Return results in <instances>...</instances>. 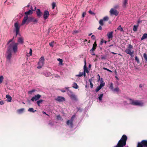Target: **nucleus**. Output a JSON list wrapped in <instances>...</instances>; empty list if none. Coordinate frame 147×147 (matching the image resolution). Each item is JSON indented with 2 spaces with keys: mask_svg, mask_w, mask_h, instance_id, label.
Listing matches in <instances>:
<instances>
[{
  "mask_svg": "<svg viewBox=\"0 0 147 147\" xmlns=\"http://www.w3.org/2000/svg\"><path fill=\"white\" fill-rule=\"evenodd\" d=\"M61 91L62 92H65V90H62Z\"/></svg>",
  "mask_w": 147,
  "mask_h": 147,
  "instance_id": "nucleus-63",
  "label": "nucleus"
},
{
  "mask_svg": "<svg viewBox=\"0 0 147 147\" xmlns=\"http://www.w3.org/2000/svg\"><path fill=\"white\" fill-rule=\"evenodd\" d=\"M94 51H92L91 50H90V53L91 54V55H95V54L94 53Z\"/></svg>",
  "mask_w": 147,
  "mask_h": 147,
  "instance_id": "nucleus-43",
  "label": "nucleus"
},
{
  "mask_svg": "<svg viewBox=\"0 0 147 147\" xmlns=\"http://www.w3.org/2000/svg\"><path fill=\"white\" fill-rule=\"evenodd\" d=\"M137 147H147V140H143L138 142Z\"/></svg>",
  "mask_w": 147,
  "mask_h": 147,
  "instance_id": "nucleus-6",
  "label": "nucleus"
},
{
  "mask_svg": "<svg viewBox=\"0 0 147 147\" xmlns=\"http://www.w3.org/2000/svg\"><path fill=\"white\" fill-rule=\"evenodd\" d=\"M44 57L43 56L40 58L39 59V61L44 63Z\"/></svg>",
  "mask_w": 147,
  "mask_h": 147,
  "instance_id": "nucleus-33",
  "label": "nucleus"
},
{
  "mask_svg": "<svg viewBox=\"0 0 147 147\" xmlns=\"http://www.w3.org/2000/svg\"><path fill=\"white\" fill-rule=\"evenodd\" d=\"M54 42V41L51 42H50L49 44V45L50 46H51L52 47H53L54 46V45H53Z\"/></svg>",
  "mask_w": 147,
  "mask_h": 147,
  "instance_id": "nucleus-40",
  "label": "nucleus"
},
{
  "mask_svg": "<svg viewBox=\"0 0 147 147\" xmlns=\"http://www.w3.org/2000/svg\"><path fill=\"white\" fill-rule=\"evenodd\" d=\"M67 94L71 100L75 101H77L78 100L76 96L73 93L71 90H68L67 91Z\"/></svg>",
  "mask_w": 147,
  "mask_h": 147,
  "instance_id": "nucleus-5",
  "label": "nucleus"
},
{
  "mask_svg": "<svg viewBox=\"0 0 147 147\" xmlns=\"http://www.w3.org/2000/svg\"><path fill=\"white\" fill-rule=\"evenodd\" d=\"M84 72L86 73H89V71L88 70V68L84 69Z\"/></svg>",
  "mask_w": 147,
  "mask_h": 147,
  "instance_id": "nucleus-46",
  "label": "nucleus"
},
{
  "mask_svg": "<svg viewBox=\"0 0 147 147\" xmlns=\"http://www.w3.org/2000/svg\"><path fill=\"white\" fill-rule=\"evenodd\" d=\"M92 78H90L88 80V81L90 82V83H92Z\"/></svg>",
  "mask_w": 147,
  "mask_h": 147,
  "instance_id": "nucleus-53",
  "label": "nucleus"
},
{
  "mask_svg": "<svg viewBox=\"0 0 147 147\" xmlns=\"http://www.w3.org/2000/svg\"><path fill=\"white\" fill-rule=\"evenodd\" d=\"M133 48V46L131 44H129L128 47L125 50V52L127 54L131 55L133 53V51H131V49Z\"/></svg>",
  "mask_w": 147,
  "mask_h": 147,
  "instance_id": "nucleus-7",
  "label": "nucleus"
},
{
  "mask_svg": "<svg viewBox=\"0 0 147 147\" xmlns=\"http://www.w3.org/2000/svg\"><path fill=\"white\" fill-rule=\"evenodd\" d=\"M127 138L125 135H123L119 141L117 145L114 147H124L126 144Z\"/></svg>",
  "mask_w": 147,
  "mask_h": 147,
  "instance_id": "nucleus-1",
  "label": "nucleus"
},
{
  "mask_svg": "<svg viewBox=\"0 0 147 147\" xmlns=\"http://www.w3.org/2000/svg\"><path fill=\"white\" fill-rule=\"evenodd\" d=\"M4 104V103L3 101H0V104L1 105H3Z\"/></svg>",
  "mask_w": 147,
  "mask_h": 147,
  "instance_id": "nucleus-57",
  "label": "nucleus"
},
{
  "mask_svg": "<svg viewBox=\"0 0 147 147\" xmlns=\"http://www.w3.org/2000/svg\"><path fill=\"white\" fill-rule=\"evenodd\" d=\"M84 65H86V59H84Z\"/></svg>",
  "mask_w": 147,
  "mask_h": 147,
  "instance_id": "nucleus-62",
  "label": "nucleus"
},
{
  "mask_svg": "<svg viewBox=\"0 0 147 147\" xmlns=\"http://www.w3.org/2000/svg\"><path fill=\"white\" fill-rule=\"evenodd\" d=\"M147 38V34L145 33L143 35L142 37L141 38V40H142L146 38Z\"/></svg>",
  "mask_w": 147,
  "mask_h": 147,
  "instance_id": "nucleus-25",
  "label": "nucleus"
},
{
  "mask_svg": "<svg viewBox=\"0 0 147 147\" xmlns=\"http://www.w3.org/2000/svg\"><path fill=\"white\" fill-rule=\"evenodd\" d=\"M44 64V63L39 61L38 63V66L37 67V68L40 69L42 68L43 65Z\"/></svg>",
  "mask_w": 147,
  "mask_h": 147,
  "instance_id": "nucleus-18",
  "label": "nucleus"
},
{
  "mask_svg": "<svg viewBox=\"0 0 147 147\" xmlns=\"http://www.w3.org/2000/svg\"><path fill=\"white\" fill-rule=\"evenodd\" d=\"M35 91V89L32 90H31L29 91L28 92V94H32V92H34Z\"/></svg>",
  "mask_w": 147,
  "mask_h": 147,
  "instance_id": "nucleus-41",
  "label": "nucleus"
},
{
  "mask_svg": "<svg viewBox=\"0 0 147 147\" xmlns=\"http://www.w3.org/2000/svg\"><path fill=\"white\" fill-rule=\"evenodd\" d=\"M101 88L99 86H98L96 88L95 90L96 92H97L99 91Z\"/></svg>",
  "mask_w": 147,
  "mask_h": 147,
  "instance_id": "nucleus-38",
  "label": "nucleus"
},
{
  "mask_svg": "<svg viewBox=\"0 0 147 147\" xmlns=\"http://www.w3.org/2000/svg\"><path fill=\"white\" fill-rule=\"evenodd\" d=\"M75 117V115H73L71 117V119H70V126H71V127H72V126H73V121L74 119V118Z\"/></svg>",
  "mask_w": 147,
  "mask_h": 147,
  "instance_id": "nucleus-21",
  "label": "nucleus"
},
{
  "mask_svg": "<svg viewBox=\"0 0 147 147\" xmlns=\"http://www.w3.org/2000/svg\"><path fill=\"white\" fill-rule=\"evenodd\" d=\"M101 83L100 86H99L101 88L104 86L105 84V83L103 82L101 80Z\"/></svg>",
  "mask_w": 147,
  "mask_h": 147,
  "instance_id": "nucleus-34",
  "label": "nucleus"
},
{
  "mask_svg": "<svg viewBox=\"0 0 147 147\" xmlns=\"http://www.w3.org/2000/svg\"><path fill=\"white\" fill-rule=\"evenodd\" d=\"M90 88H93V84H92V83H90Z\"/></svg>",
  "mask_w": 147,
  "mask_h": 147,
  "instance_id": "nucleus-55",
  "label": "nucleus"
},
{
  "mask_svg": "<svg viewBox=\"0 0 147 147\" xmlns=\"http://www.w3.org/2000/svg\"><path fill=\"white\" fill-rule=\"evenodd\" d=\"M6 98L8 99V101L11 102L12 100L11 97L9 95H7L6 96Z\"/></svg>",
  "mask_w": 147,
  "mask_h": 147,
  "instance_id": "nucleus-24",
  "label": "nucleus"
},
{
  "mask_svg": "<svg viewBox=\"0 0 147 147\" xmlns=\"http://www.w3.org/2000/svg\"><path fill=\"white\" fill-rule=\"evenodd\" d=\"M138 27V26H136V25H134V27L133 28V30L134 31H136L137 30V28Z\"/></svg>",
  "mask_w": 147,
  "mask_h": 147,
  "instance_id": "nucleus-37",
  "label": "nucleus"
},
{
  "mask_svg": "<svg viewBox=\"0 0 147 147\" xmlns=\"http://www.w3.org/2000/svg\"><path fill=\"white\" fill-rule=\"evenodd\" d=\"M83 74L84 76V77L86 76V72H84V73H83Z\"/></svg>",
  "mask_w": 147,
  "mask_h": 147,
  "instance_id": "nucleus-64",
  "label": "nucleus"
},
{
  "mask_svg": "<svg viewBox=\"0 0 147 147\" xmlns=\"http://www.w3.org/2000/svg\"><path fill=\"white\" fill-rule=\"evenodd\" d=\"M129 100L130 102L129 104L133 105L142 106L143 103L141 101L138 100H134L131 98H129Z\"/></svg>",
  "mask_w": 147,
  "mask_h": 147,
  "instance_id": "nucleus-4",
  "label": "nucleus"
},
{
  "mask_svg": "<svg viewBox=\"0 0 147 147\" xmlns=\"http://www.w3.org/2000/svg\"><path fill=\"white\" fill-rule=\"evenodd\" d=\"M87 67H86V65H84V69H87Z\"/></svg>",
  "mask_w": 147,
  "mask_h": 147,
  "instance_id": "nucleus-60",
  "label": "nucleus"
},
{
  "mask_svg": "<svg viewBox=\"0 0 147 147\" xmlns=\"http://www.w3.org/2000/svg\"><path fill=\"white\" fill-rule=\"evenodd\" d=\"M24 108H22L17 110V112L19 113H21L23 112L24 111Z\"/></svg>",
  "mask_w": 147,
  "mask_h": 147,
  "instance_id": "nucleus-27",
  "label": "nucleus"
},
{
  "mask_svg": "<svg viewBox=\"0 0 147 147\" xmlns=\"http://www.w3.org/2000/svg\"><path fill=\"white\" fill-rule=\"evenodd\" d=\"M135 60L138 64H139L140 63L139 58L137 56H135Z\"/></svg>",
  "mask_w": 147,
  "mask_h": 147,
  "instance_id": "nucleus-30",
  "label": "nucleus"
},
{
  "mask_svg": "<svg viewBox=\"0 0 147 147\" xmlns=\"http://www.w3.org/2000/svg\"><path fill=\"white\" fill-rule=\"evenodd\" d=\"M18 43H16L15 42H12L9 45L7 49L12 52L13 51L14 53H16L18 50Z\"/></svg>",
  "mask_w": 147,
  "mask_h": 147,
  "instance_id": "nucleus-2",
  "label": "nucleus"
},
{
  "mask_svg": "<svg viewBox=\"0 0 147 147\" xmlns=\"http://www.w3.org/2000/svg\"><path fill=\"white\" fill-rule=\"evenodd\" d=\"M109 19V18L108 16H105L104 17L103 19H101L99 22V24L101 26H103L104 25L103 22L105 21H107Z\"/></svg>",
  "mask_w": 147,
  "mask_h": 147,
  "instance_id": "nucleus-9",
  "label": "nucleus"
},
{
  "mask_svg": "<svg viewBox=\"0 0 147 147\" xmlns=\"http://www.w3.org/2000/svg\"><path fill=\"white\" fill-rule=\"evenodd\" d=\"M34 18L32 16L28 17V15L25 16L21 25L22 26L24 25L27 22V24H28V22H32Z\"/></svg>",
  "mask_w": 147,
  "mask_h": 147,
  "instance_id": "nucleus-3",
  "label": "nucleus"
},
{
  "mask_svg": "<svg viewBox=\"0 0 147 147\" xmlns=\"http://www.w3.org/2000/svg\"><path fill=\"white\" fill-rule=\"evenodd\" d=\"M3 79L4 78L3 76H0V84L1 83L3 82Z\"/></svg>",
  "mask_w": 147,
  "mask_h": 147,
  "instance_id": "nucleus-36",
  "label": "nucleus"
},
{
  "mask_svg": "<svg viewBox=\"0 0 147 147\" xmlns=\"http://www.w3.org/2000/svg\"><path fill=\"white\" fill-rule=\"evenodd\" d=\"M83 75V73L82 72H80L79 73V74L78 75H77L76 76H78V77H81Z\"/></svg>",
  "mask_w": 147,
  "mask_h": 147,
  "instance_id": "nucleus-44",
  "label": "nucleus"
},
{
  "mask_svg": "<svg viewBox=\"0 0 147 147\" xmlns=\"http://www.w3.org/2000/svg\"><path fill=\"white\" fill-rule=\"evenodd\" d=\"M101 25H100L99 26L98 28V29L99 30H102V28L101 26Z\"/></svg>",
  "mask_w": 147,
  "mask_h": 147,
  "instance_id": "nucleus-54",
  "label": "nucleus"
},
{
  "mask_svg": "<svg viewBox=\"0 0 147 147\" xmlns=\"http://www.w3.org/2000/svg\"><path fill=\"white\" fill-rule=\"evenodd\" d=\"M33 13L32 11L31 10H29L28 11L24 13V14L26 15H31Z\"/></svg>",
  "mask_w": 147,
  "mask_h": 147,
  "instance_id": "nucleus-23",
  "label": "nucleus"
},
{
  "mask_svg": "<svg viewBox=\"0 0 147 147\" xmlns=\"http://www.w3.org/2000/svg\"><path fill=\"white\" fill-rule=\"evenodd\" d=\"M36 9V7L35 6H34V8L33 10V11H34Z\"/></svg>",
  "mask_w": 147,
  "mask_h": 147,
  "instance_id": "nucleus-61",
  "label": "nucleus"
},
{
  "mask_svg": "<svg viewBox=\"0 0 147 147\" xmlns=\"http://www.w3.org/2000/svg\"><path fill=\"white\" fill-rule=\"evenodd\" d=\"M70 121L69 120H68V121H67L66 123L67 125H70Z\"/></svg>",
  "mask_w": 147,
  "mask_h": 147,
  "instance_id": "nucleus-49",
  "label": "nucleus"
},
{
  "mask_svg": "<svg viewBox=\"0 0 147 147\" xmlns=\"http://www.w3.org/2000/svg\"><path fill=\"white\" fill-rule=\"evenodd\" d=\"M57 118L58 119H60L61 118V117L60 116V115H58L57 116Z\"/></svg>",
  "mask_w": 147,
  "mask_h": 147,
  "instance_id": "nucleus-52",
  "label": "nucleus"
},
{
  "mask_svg": "<svg viewBox=\"0 0 147 147\" xmlns=\"http://www.w3.org/2000/svg\"><path fill=\"white\" fill-rule=\"evenodd\" d=\"M56 4L55 2H53L52 3V8L54 9L56 6Z\"/></svg>",
  "mask_w": 147,
  "mask_h": 147,
  "instance_id": "nucleus-42",
  "label": "nucleus"
},
{
  "mask_svg": "<svg viewBox=\"0 0 147 147\" xmlns=\"http://www.w3.org/2000/svg\"><path fill=\"white\" fill-rule=\"evenodd\" d=\"M134 54V51H133V53L132 54H131V55H130L131 57H134L133 54Z\"/></svg>",
  "mask_w": 147,
  "mask_h": 147,
  "instance_id": "nucleus-59",
  "label": "nucleus"
},
{
  "mask_svg": "<svg viewBox=\"0 0 147 147\" xmlns=\"http://www.w3.org/2000/svg\"><path fill=\"white\" fill-rule=\"evenodd\" d=\"M32 50L31 49H30L29 54L30 56L32 55Z\"/></svg>",
  "mask_w": 147,
  "mask_h": 147,
  "instance_id": "nucleus-51",
  "label": "nucleus"
},
{
  "mask_svg": "<svg viewBox=\"0 0 147 147\" xmlns=\"http://www.w3.org/2000/svg\"><path fill=\"white\" fill-rule=\"evenodd\" d=\"M55 100L59 102H63L65 100V98L62 96H57Z\"/></svg>",
  "mask_w": 147,
  "mask_h": 147,
  "instance_id": "nucleus-13",
  "label": "nucleus"
},
{
  "mask_svg": "<svg viewBox=\"0 0 147 147\" xmlns=\"http://www.w3.org/2000/svg\"><path fill=\"white\" fill-rule=\"evenodd\" d=\"M41 97V95L38 94L37 95H35L32 98L31 100L32 102H34V101H36L39 100L40 98Z\"/></svg>",
  "mask_w": 147,
  "mask_h": 147,
  "instance_id": "nucleus-14",
  "label": "nucleus"
},
{
  "mask_svg": "<svg viewBox=\"0 0 147 147\" xmlns=\"http://www.w3.org/2000/svg\"><path fill=\"white\" fill-rule=\"evenodd\" d=\"M43 101V100L41 99L37 101L36 102V103L39 106H40V104H41Z\"/></svg>",
  "mask_w": 147,
  "mask_h": 147,
  "instance_id": "nucleus-29",
  "label": "nucleus"
},
{
  "mask_svg": "<svg viewBox=\"0 0 147 147\" xmlns=\"http://www.w3.org/2000/svg\"><path fill=\"white\" fill-rule=\"evenodd\" d=\"M28 111L30 112L34 113L36 111V110H34L32 108H29L28 109Z\"/></svg>",
  "mask_w": 147,
  "mask_h": 147,
  "instance_id": "nucleus-28",
  "label": "nucleus"
},
{
  "mask_svg": "<svg viewBox=\"0 0 147 147\" xmlns=\"http://www.w3.org/2000/svg\"><path fill=\"white\" fill-rule=\"evenodd\" d=\"M103 95V94H100L98 98L100 100H102V97Z\"/></svg>",
  "mask_w": 147,
  "mask_h": 147,
  "instance_id": "nucleus-39",
  "label": "nucleus"
},
{
  "mask_svg": "<svg viewBox=\"0 0 147 147\" xmlns=\"http://www.w3.org/2000/svg\"><path fill=\"white\" fill-rule=\"evenodd\" d=\"M57 60L59 61V64L62 65V64L63 60L62 59L60 58H59L57 59Z\"/></svg>",
  "mask_w": 147,
  "mask_h": 147,
  "instance_id": "nucleus-35",
  "label": "nucleus"
},
{
  "mask_svg": "<svg viewBox=\"0 0 147 147\" xmlns=\"http://www.w3.org/2000/svg\"><path fill=\"white\" fill-rule=\"evenodd\" d=\"M97 46V44L96 41H95L94 42V43L93 45V47L92 49H90V50L92 51H95L96 49V47Z\"/></svg>",
  "mask_w": 147,
  "mask_h": 147,
  "instance_id": "nucleus-19",
  "label": "nucleus"
},
{
  "mask_svg": "<svg viewBox=\"0 0 147 147\" xmlns=\"http://www.w3.org/2000/svg\"><path fill=\"white\" fill-rule=\"evenodd\" d=\"M103 69H104V70H107V71H108V70H109V69H108L107 68H106L105 67H103Z\"/></svg>",
  "mask_w": 147,
  "mask_h": 147,
  "instance_id": "nucleus-58",
  "label": "nucleus"
},
{
  "mask_svg": "<svg viewBox=\"0 0 147 147\" xmlns=\"http://www.w3.org/2000/svg\"><path fill=\"white\" fill-rule=\"evenodd\" d=\"M91 38L94 40H95L96 38L95 36L94 35H92L91 36Z\"/></svg>",
  "mask_w": 147,
  "mask_h": 147,
  "instance_id": "nucleus-56",
  "label": "nucleus"
},
{
  "mask_svg": "<svg viewBox=\"0 0 147 147\" xmlns=\"http://www.w3.org/2000/svg\"><path fill=\"white\" fill-rule=\"evenodd\" d=\"M143 57L146 61V62H147V55L146 53H144L143 55Z\"/></svg>",
  "mask_w": 147,
  "mask_h": 147,
  "instance_id": "nucleus-31",
  "label": "nucleus"
},
{
  "mask_svg": "<svg viewBox=\"0 0 147 147\" xmlns=\"http://www.w3.org/2000/svg\"><path fill=\"white\" fill-rule=\"evenodd\" d=\"M110 13L112 15H115V16H117L119 14V12L117 10L113 8H111L109 11Z\"/></svg>",
  "mask_w": 147,
  "mask_h": 147,
  "instance_id": "nucleus-10",
  "label": "nucleus"
},
{
  "mask_svg": "<svg viewBox=\"0 0 147 147\" xmlns=\"http://www.w3.org/2000/svg\"><path fill=\"white\" fill-rule=\"evenodd\" d=\"M36 13L37 16L39 17H40L42 14V13L41 12L40 10L38 9H37Z\"/></svg>",
  "mask_w": 147,
  "mask_h": 147,
  "instance_id": "nucleus-17",
  "label": "nucleus"
},
{
  "mask_svg": "<svg viewBox=\"0 0 147 147\" xmlns=\"http://www.w3.org/2000/svg\"><path fill=\"white\" fill-rule=\"evenodd\" d=\"M7 55L6 58L8 60H10L12 56V52L7 49L6 52Z\"/></svg>",
  "mask_w": 147,
  "mask_h": 147,
  "instance_id": "nucleus-11",
  "label": "nucleus"
},
{
  "mask_svg": "<svg viewBox=\"0 0 147 147\" xmlns=\"http://www.w3.org/2000/svg\"><path fill=\"white\" fill-rule=\"evenodd\" d=\"M127 0H124L123 2V6L124 7H126V5L127 4Z\"/></svg>",
  "mask_w": 147,
  "mask_h": 147,
  "instance_id": "nucleus-26",
  "label": "nucleus"
},
{
  "mask_svg": "<svg viewBox=\"0 0 147 147\" xmlns=\"http://www.w3.org/2000/svg\"><path fill=\"white\" fill-rule=\"evenodd\" d=\"M18 42L19 43L23 44L24 43V38L22 37L18 38Z\"/></svg>",
  "mask_w": 147,
  "mask_h": 147,
  "instance_id": "nucleus-16",
  "label": "nucleus"
},
{
  "mask_svg": "<svg viewBox=\"0 0 147 147\" xmlns=\"http://www.w3.org/2000/svg\"><path fill=\"white\" fill-rule=\"evenodd\" d=\"M117 29L120 31L121 32L123 31V28L121 27V25H119L117 28Z\"/></svg>",
  "mask_w": 147,
  "mask_h": 147,
  "instance_id": "nucleus-32",
  "label": "nucleus"
},
{
  "mask_svg": "<svg viewBox=\"0 0 147 147\" xmlns=\"http://www.w3.org/2000/svg\"><path fill=\"white\" fill-rule=\"evenodd\" d=\"M88 12L91 14L95 15L94 13L91 10H89Z\"/></svg>",
  "mask_w": 147,
  "mask_h": 147,
  "instance_id": "nucleus-47",
  "label": "nucleus"
},
{
  "mask_svg": "<svg viewBox=\"0 0 147 147\" xmlns=\"http://www.w3.org/2000/svg\"><path fill=\"white\" fill-rule=\"evenodd\" d=\"M113 32H108L107 35L108 38L110 39L113 38Z\"/></svg>",
  "mask_w": 147,
  "mask_h": 147,
  "instance_id": "nucleus-20",
  "label": "nucleus"
},
{
  "mask_svg": "<svg viewBox=\"0 0 147 147\" xmlns=\"http://www.w3.org/2000/svg\"><path fill=\"white\" fill-rule=\"evenodd\" d=\"M119 6L118 5H116L114 6V8L116 9L118 8L119 7Z\"/></svg>",
  "mask_w": 147,
  "mask_h": 147,
  "instance_id": "nucleus-50",
  "label": "nucleus"
},
{
  "mask_svg": "<svg viewBox=\"0 0 147 147\" xmlns=\"http://www.w3.org/2000/svg\"><path fill=\"white\" fill-rule=\"evenodd\" d=\"M109 88L111 89V90L114 92H119L120 90L119 88L118 87H117L116 88H114L113 87V84L112 82L110 84Z\"/></svg>",
  "mask_w": 147,
  "mask_h": 147,
  "instance_id": "nucleus-8",
  "label": "nucleus"
},
{
  "mask_svg": "<svg viewBox=\"0 0 147 147\" xmlns=\"http://www.w3.org/2000/svg\"><path fill=\"white\" fill-rule=\"evenodd\" d=\"M16 30V34L18 35L20 31V26H19L17 22H16L14 24Z\"/></svg>",
  "mask_w": 147,
  "mask_h": 147,
  "instance_id": "nucleus-12",
  "label": "nucleus"
},
{
  "mask_svg": "<svg viewBox=\"0 0 147 147\" xmlns=\"http://www.w3.org/2000/svg\"><path fill=\"white\" fill-rule=\"evenodd\" d=\"M78 86L76 82H74L72 85V87L75 89H78Z\"/></svg>",
  "mask_w": 147,
  "mask_h": 147,
  "instance_id": "nucleus-22",
  "label": "nucleus"
},
{
  "mask_svg": "<svg viewBox=\"0 0 147 147\" xmlns=\"http://www.w3.org/2000/svg\"><path fill=\"white\" fill-rule=\"evenodd\" d=\"M86 12H83L82 13V18H84V17L85 15H86Z\"/></svg>",
  "mask_w": 147,
  "mask_h": 147,
  "instance_id": "nucleus-48",
  "label": "nucleus"
},
{
  "mask_svg": "<svg viewBox=\"0 0 147 147\" xmlns=\"http://www.w3.org/2000/svg\"><path fill=\"white\" fill-rule=\"evenodd\" d=\"M49 15V11L47 10H45L44 11L43 13V18L45 20H46Z\"/></svg>",
  "mask_w": 147,
  "mask_h": 147,
  "instance_id": "nucleus-15",
  "label": "nucleus"
},
{
  "mask_svg": "<svg viewBox=\"0 0 147 147\" xmlns=\"http://www.w3.org/2000/svg\"><path fill=\"white\" fill-rule=\"evenodd\" d=\"M38 21V20H37L36 19H34V18L32 22H33L34 23V24L37 22Z\"/></svg>",
  "mask_w": 147,
  "mask_h": 147,
  "instance_id": "nucleus-45",
  "label": "nucleus"
}]
</instances>
